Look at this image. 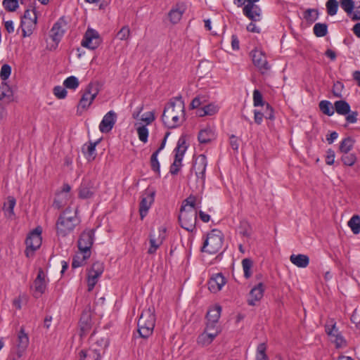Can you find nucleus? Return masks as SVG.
Wrapping results in <instances>:
<instances>
[{"label":"nucleus","instance_id":"obj_54","mask_svg":"<svg viewBox=\"0 0 360 360\" xmlns=\"http://www.w3.org/2000/svg\"><path fill=\"white\" fill-rule=\"evenodd\" d=\"M130 36V29L129 26H124L117 33V37L120 40H127Z\"/></svg>","mask_w":360,"mask_h":360},{"label":"nucleus","instance_id":"obj_52","mask_svg":"<svg viewBox=\"0 0 360 360\" xmlns=\"http://www.w3.org/2000/svg\"><path fill=\"white\" fill-rule=\"evenodd\" d=\"M333 337H335V343L337 348L342 347L343 346H346V340L343 338V336L341 335V333L338 330L336 333H333L332 335Z\"/></svg>","mask_w":360,"mask_h":360},{"label":"nucleus","instance_id":"obj_34","mask_svg":"<svg viewBox=\"0 0 360 360\" xmlns=\"http://www.w3.org/2000/svg\"><path fill=\"white\" fill-rule=\"evenodd\" d=\"M313 31L317 37H325L328 33V25L326 23H316Z\"/></svg>","mask_w":360,"mask_h":360},{"label":"nucleus","instance_id":"obj_30","mask_svg":"<svg viewBox=\"0 0 360 360\" xmlns=\"http://www.w3.org/2000/svg\"><path fill=\"white\" fill-rule=\"evenodd\" d=\"M90 257H91V255H86L84 253H82L81 251L79 250V252L73 257L72 262V268L76 269V268L83 266L86 263V261Z\"/></svg>","mask_w":360,"mask_h":360},{"label":"nucleus","instance_id":"obj_64","mask_svg":"<svg viewBox=\"0 0 360 360\" xmlns=\"http://www.w3.org/2000/svg\"><path fill=\"white\" fill-rule=\"evenodd\" d=\"M24 354L13 350L9 354L7 360H20Z\"/></svg>","mask_w":360,"mask_h":360},{"label":"nucleus","instance_id":"obj_5","mask_svg":"<svg viewBox=\"0 0 360 360\" xmlns=\"http://www.w3.org/2000/svg\"><path fill=\"white\" fill-rule=\"evenodd\" d=\"M179 221L183 229L189 232H193L195 229L197 221L196 208L186 209L185 206H181L179 215Z\"/></svg>","mask_w":360,"mask_h":360},{"label":"nucleus","instance_id":"obj_25","mask_svg":"<svg viewBox=\"0 0 360 360\" xmlns=\"http://www.w3.org/2000/svg\"><path fill=\"white\" fill-rule=\"evenodd\" d=\"M350 105L345 100L336 101L334 103V110L340 115H347L350 112Z\"/></svg>","mask_w":360,"mask_h":360},{"label":"nucleus","instance_id":"obj_61","mask_svg":"<svg viewBox=\"0 0 360 360\" xmlns=\"http://www.w3.org/2000/svg\"><path fill=\"white\" fill-rule=\"evenodd\" d=\"M181 166V162L178 163V162H176V161L174 160V162L170 166V170H169L170 173L172 175L177 174L178 172L180 170Z\"/></svg>","mask_w":360,"mask_h":360},{"label":"nucleus","instance_id":"obj_39","mask_svg":"<svg viewBox=\"0 0 360 360\" xmlns=\"http://www.w3.org/2000/svg\"><path fill=\"white\" fill-rule=\"evenodd\" d=\"M348 226L354 234H358L360 232V217L354 215L348 221Z\"/></svg>","mask_w":360,"mask_h":360},{"label":"nucleus","instance_id":"obj_9","mask_svg":"<svg viewBox=\"0 0 360 360\" xmlns=\"http://www.w3.org/2000/svg\"><path fill=\"white\" fill-rule=\"evenodd\" d=\"M102 42L99 33L91 28H88L82 40L81 45L90 50H95Z\"/></svg>","mask_w":360,"mask_h":360},{"label":"nucleus","instance_id":"obj_31","mask_svg":"<svg viewBox=\"0 0 360 360\" xmlns=\"http://www.w3.org/2000/svg\"><path fill=\"white\" fill-rule=\"evenodd\" d=\"M218 111V108L214 104H207L204 107L199 108L198 110V115L200 117H203L205 115H212L215 114Z\"/></svg>","mask_w":360,"mask_h":360},{"label":"nucleus","instance_id":"obj_1","mask_svg":"<svg viewBox=\"0 0 360 360\" xmlns=\"http://www.w3.org/2000/svg\"><path fill=\"white\" fill-rule=\"evenodd\" d=\"M185 106L181 97H176L167 103L162 115L163 124L169 129L180 126L185 120Z\"/></svg>","mask_w":360,"mask_h":360},{"label":"nucleus","instance_id":"obj_2","mask_svg":"<svg viewBox=\"0 0 360 360\" xmlns=\"http://www.w3.org/2000/svg\"><path fill=\"white\" fill-rule=\"evenodd\" d=\"M79 222L77 210L73 211L70 207L66 208L56 221L57 234L63 237L67 236L74 230Z\"/></svg>","mask_w":360,"mask_h":360},{"label":"nucleus","instance_id":"obj_26","mask_svg":"<svg viewBox=\"0 0 360 360\" xmlns=\"http://www.w3.org/2000/svg\"><path fill=\"white\" fill-rule=\"evenodd\" d=\"M243 11V14L252 21L256 22L261 20L262 9L256 4L250 8L249 12H247L245 10Z\"/></svg>","mask_w":360,"mask_h":360},{"label":"nucleus","instance_id":"obj_49","mask_svg":"<svg viewBox=\"0 0 360 360\" xmlns=\"http://www.w3.org/2000/svg\"><path fill=\"white\" fill-rule=\"evenodd\" d=\"M264 108V112H262L263 117L266 120H273L274 119V110L272 107L266 103Z\"/></svg>","mask_w":360,"mask_h":360},{"label":"nucleus","instance_id":"obj_37","mask_svg":"<svg viewBox=\"0 0 360 360\" xmlns=\"http://www.w3.org/2000/svg\"><path fill=\"white\" fill-rule=\"evenodd\" d=\"M79 85V82L75 76H70L63 82V86L68 89L75 90Z\"/></svg>","mask_w":360,"mask_h":360},{"label":"nucleus","instance_id":"obj_40","mask_svg":"<svg viewBox=\"0 0 360 360\" xmlns=\"http://www.w3.org/2000/svg\"><path fill=\"white\" fill-rule=\"evenodd\" d=\"M184 10H180L179 8H172L169 13V18L173 24L177 23L182 17Z\"/></svg>","mask_w":360,"mask_h":360},{"label":"nucleus","instance_id":"obj_7","mask_svg":"<svg viewBox=\"0 0 360 360\" xmlns=\"http://www.w3.org/2000/svg\"><path fill=\"white\" fill-rule=\"evenodd\" d=\"M41 230L38 227L34 229L25 240V255L27 257L32 256L41 244Z\"/></svg>","mask_w":360,"mask_h":360},{"label":"nucleus","instance_id":"obj_32","mask_svg":"<svg viewBox=\"0 0 360 360\" xmlns=\"http://www.w3.org/2000/svg\"><path fill=\"white\" fill-rule=\"evenodd\" d=\"M319 107L320 108V110L324 114L328 116H332L334 112V106L332 105V103L326 100L321 101L319 104Z\"/></svg>","mask_w":360,"mask_h":360},{"label":"nucleus","instance_id":"obj_44","mask_svg":"<svg viewBox=\"0 0 360 360\" xmlns=\"http://www.w3.org/2000/svg\"><path fill=\"white\" fill-rule=\"evenodd\" d=\"M218 323L212 322V321H207L206 328L204 332L208 333H217V336L221 332V328L219 326L217 325Z\"/></svg>","mask_w":360,"mask_h":360},{"label":"nucleus","instance_id":"obj_45","mask_svg":"<svg viewBox=\"0 0 360 360\" xmlns=\"http://www.w3.org/2000/svg\"><path fill=\"white\" fill-rule=\"evenodd\" d=\"M327 13L329 15H334L338 12V3L337 0H328L326 3Z\"/></svg>","mask_w":360,"mask_h":360},{"label":"nucleus","instance_id":"obj_17","mask_svg":"<svg viewBox=\"0 0 360 360\" xmlns=\"http://www.w3.org/2000/svg\"><path fill=\"white\" fill-rule=\"evenodd\" d=\"M225 283L226 280L222 274H216L210 278L208 281V288L210 292L216 293L221 290Z\"/></svg>","mask_w":360,"mask_h":360},{"label":"nucleus","instance_id":"obj_56","mask_svg":"<svg viewBox=\"0 0 360 360\" xmlns=\"http://www.w3.org/2000/svg\"><path fill=\"white\" fill-rule=\"evenodd\" d=\"M343 88H344V85L342 82H337L336 83H335L333 85V95L337 98H341L342 97L341 91L342 90Z\"/></svg>","mask_w":360,"mask_h":360},{"label":"nucleus","instance_id":"obj_33","mask_svg":"<svg viewBox=\"0 0 360 360\" xmlns=\"http://www.w3.org/2000/svg\"><path fill=\"white\" fill-rule=\"evenodd\" d=\"M216 337L217 333H208L204 332L198 336V342L202 345H208L214 340Z\"/></svg>","mask_w":360,"mask_h":360},{"label":"nucleus","instance_id":"obj_19","mask_svg":"<svg viewBox=\"0 0 360 360\" xmlns=\"http://www.w3.org/2000/svg\"><path fill=\"white\" fill-rule=\"evenodd\" d=\"M101 139L96 141L95 142L89 141L84 143L82 147V152L84 157L88 161L94 160L96 157V146L100 142Z\"/></svg>","mask_w":360,"mask_h":360},{"label":"nucleus","instance_id":"obj_62","mask_svg":"<svg viewBox=\"0 0 360 360\" xmlns=\"http://www.w3.org/2000/svg\"><path fill=\"white\" fill-rule=\"evenodd\" d=\"M101 350H102L101 349H99L98 347L92 346V349H91V351L93 353V358L95 360H101V357H102Z\"/></svg>","mask_w":360,"mask_h":360},{"label":"nucleus","instance_id":"obj_28","mask_svg":"<svg viewBox=\"0 0 360 360\" xmlns=\"http://www.w3.org/2000/svg\"><path fill=\"white\" fill-rule=\"evenodd\" d=\"M221 307L220 305H215L210 308L206 315L207 321H212L218 323L221 316Z\"/></svg>","mask_w":360,"mask_h":360},{"label":"nucleus","instance_id":"obj_36","mask_svg":"<svg viewBox=\"0 0 360 360\" xmlns=\"http://www.w3.org/2000/svg\"><path fill=\"white\" fill-rule=\"evenodd\" d=\"M354 141L351 137L344 139L340 144V150L341 153H349L353 148Z\"/></svg>","mask_w":360,"mask_h":360},{"label":"nucleus","instance_id":"obj_12","mask_svg":"<svg viewBox=\"0 0 360 360\" xmlns=\"http://www.w3.org/2000/svg\"><path fill=\"white\" fill-rule=\"evenodd\" d=\"M252 63L262 74L266 73L270 70L266 56L264 53L259 50H253L250 53Z\"/></svg>","mask_w":360,"mask_h":360},{"label":"nucleus","instance_id":"obj_42","mask_svg":"<svg viewBox=\"0 0 360 360\" xmlns=\"http://www.w3.org/2000/svg\"><path fill=\"white\" fill-rule=\"evenodd\" d=\"M158 154L153 153L150 157V163L151 169L155 172L158 176H160V162L158 160Z\"/></svg>","mask_w":360,"mask_h":360},{"label":"nucleus","instance_id":"obj_47","mask_svg":"<svg viewBox=\"0 0 360 360\" xmlns=\"http://www.w3.org/2000/svg\"><path fill=\"white\" fill-rule=\"evenodd\" d=\"M266 103H264L263 101V97H262L261 92L257 89H255L253 91V104H254V105L255 107H257V106L263 107V106H264V105Z\"/></svg>","mask_w":360,"mask_h":360},{"label":"nucleus","instance_id":"obj_21","mask_svg":"<svg viewBox=\"0 0 360 360\" xmlns=\"http://www.w3.org/2000/svg\"><path fill=\"white\" fill-rule=\"evenodd\" d=\"M80 336L82 338L91 328V318L89 312H84L81 315L79 320Z\"/></svg>","mask_w":360,"mask_h":360},{"label":"nucleus","instance_id":"obj_24","mask_svg":"<svg viewBox=\"0 0 360 360\" xmlns=\"http://www.w3.org/2000/svg\"><path fill=\"white\" fill-rule=\"evenodd\" d=\"M290 261L295 266L300 268H305L309 265V258L306 255L298 254L294 255L292 254L290 257Z\"/></svg>","mask_w":360,"mask_h":360},{"label":"nucleus","instance_id":"obj_14","mask_svg":"<svg viewBox=\"0 0 360 360\" xmlns=\"http://www.w3.org/2000/svg\"><path fill=\"white\" fill-rule=\"evenodd\" d=\"M165 237L166 229L162 227H160L158 229V236H156L153 232L150 233L149 236V242L150 245L148 248V253L150 255L154 254L157 249L162 244Z\"/></svg>","mask_w":360,"mask_h":360},{"label":"nucleus","instance_id":"obj_53","mask_svg":"<svg viewBox=\"0 0 360 360\" xmlns=\"http://www.w3.org/2000/svg\"><path fill=\"white\" fill-rule=\"evenodd\" d=\"M325 331L328 335L332 336L333 335V332H338V328L336 327V323L334 322L333 319L329 321L325 326Z\"/></svg>","mask_w":360,"mask_h":360},{"label":"nucleus","instance_id":"obj_55","mask_svg":"<svg viewBox=\"0 0 360 360\" xmlns=\"http://www.w3.org/2000/svg\"><path fill=\"white\" fill-rule=\"evenodd\" d=\"M32 19L33 20H37V16L35 11V8L34 7L32 10L27 9L25 11L24 15L22 16L21 20H28Z\"/></svg>","mask_w":360,"mask_h":360},{"label":"nucleus","instance_id":"obj_10","mask_svg":"<svg viewBox=\"0 0 360 360\" xmlns=\"http://www.w3.org/2000/svg\"><path fill=\"white\" fill-rule=\"evenodd\" d=\"M207 165V158L205 155H199L193 160L192 171L195 172L198 181L204 185L205 181V171Z\"/></svg>","mask_w":360,"mask_h":360},{"label":"nucleus","instance_id":"obj_60","mask_svg":"<svg viewBox=\"0 0 360 360\" xmlns=\"http://www.w3.org/2000/svg\"><path fill=\"white\" fill-rule=\"evenodd\" d=\"M0 90L2 92H6L7 94L11 95V98H13V94L11 87L7 84L6 82H3L0 85Z\"/></svg>","mask_w":360,"mask_h":360},{"label":"nucleus","instance_id":"obj_43","mask_svg":"<svg viewBox=\"0 0 360 360\" xmlns=\"http://www.w3.org/2000/svg\"><path fill=\"white\" fill-rule=\"evenodd\" d=\"M4 8L9 12H13L19 6L18 0H4L2 2Z\"/></svg>","mask_w":360,"mask_h":360},{"label":"nucleus","instance_id":"obj_3","mask_svg":"<svg viewBox=\"0 0 360 360\" xmlns=\"http://www.w3.org/2000/svg\"><path fill=\"white\" fill-rule=\"evenodd\" d=\"M155 316L154 309L148 308L142 311L138 321V332L141 338H148L150 337L155 327Z\"/></svg>","mask_w":360,"mask_h":360},{"label":"nucleus","instance_id":"obj_63","mask_svg":"<svg viewBox=\"0 0 360 360\" xmlns=\"http://www.w3.org/2000/svg\"><path fill=\"white\" fill-rule=\"evenodd\" d=\"M266 349V347L265 343H260L258 345L257 348V352L261 355V358H267L266 353H265Z\"/></svg>","mask_w":360,"mask_h":360},{"label":"nucleus","instance_id":"obj_16","mask_svg":"<svg viewBox=\"0 0 360 360\" xmlns=\"http://www.w3.org/2000/svg\"><path fill=\"white\" fill-rule=\"evenodd\" d=\"M117 115V114L110 110L107 112L99 124V130L102 133H108L113 128L116 121Z\"/></svg>","mask_w":360,"mask_h":360},{"label":"nucleus","instance_id":"obj_35","mask_svg":"<svg viewBox=\"0 0 360 360\" xmlns=\"http://www.w3.org/2000/svg\"><path fill=\"white\" fill-rule=\"evenodd\" d=\"M357 158L354 153H345L341 157V161L345 166H353L356 162Z\"/></svg>","mask_w":360,"mask_h":360},{"label":"nucleus","instance_id":"obj_57","mask_svg":"<svg viewBox=\"0 0 360 360\" xmlns=\"http://www.w3.org/2000/svg\"><path fill=\"white\" fill-rule=\"evenodd\" d=\"M335 162V152L332 149H328L326 151V163L328 165H332Z\"/></svg>","mask_w":360,"mask_h":360},{"label":"nucleus","instance_id":"obj_15","mask_svg":"<svg viewBox=\"0 0 360 360\" xmlns=\"http://www.w3.org/2000/svg\"><path fill=\"white\" fill-rule=\"evenodd\" d=\"M95 192L96 188L94 182L89 179H84L78 188V197L81 199L91 198Z\"/></svg>","mask_w":360,"mask_h":360},{"label":"nucleus","instance_id":"obj_13","mask_svg":"<svg viewBox=\"0 0 360 360\" xmlns=\"http://www.w3.org/2000/svg\"><path fill=\"white\" fill-rule=\"evenodd\" d=\"M104 270L103 264L100 262H94L91 269L88 272V278H87V285H88V291H91L96 283L98 282V278L101 276Z\"/></svg>","mask_w":360,"mask_h":360},{"label":"nucleus","instance_id":"obj_8","mask_svg":"<svg viewBox=\"0 0 360 360\" xmlns=\"http://www.w3.org/2000/svg\"><path fill=\"white\" fill-rule=\"evenodd\" d=\"M94 229H89L84 231L77 241V247L82 253H84L86 255H91V247L94 240Z\"/></svg>","mask_w":360,"mask_h":360},{"label":"nucleus","instance_id":"obj_51","mask_svg":"<svg viewBox=\"0 0 360 360\" xmlns=\"http://www.w3.org/2000/svg\"><path fill=\"white\" fill-rule=\"evenodd\" d=\"M11 68L8 64L2 65L0 71V77L2 80L6 81L11 75Z\"/></svg>","mask_w":360,"mask_h":360},{"label":"nucleus","instance_id":"obj_48","mask_svg":"<svg viewBox=\"0 0 360 360\" xmlns=\"http://www.w3.org/2000/svg\"><path fill=\"white\" fill-rule=\"evenodd\" d=\"M137 133L139 139L141 141L146 143L148 137V130L144 125L140 126L137 128Z\"/></svg>","mask_w":360,"mask_h":360},{"label":"nucleus","instance_id":"obj_59","mask_svg":"<svg viewBox=\"0 0 360 360\" xmlns=\"http://www.w3.org/2000/svg\"><path fill=\"white\" fill-rule=\"evenodd\" d=\"M154 120L155 116L153 112H148L141 117V120L145 122L146 124H150Z\"/></svg>","mask_w":360,"mask_h":360},{"label":"nucleus","instance_id":"obj_27","mask_svg":"<svg viewBox=\"0 0 360 360\" xmlns=\"http://www.w3.org/2000/svg\"><path fill=\"white\" fill-rule=\"evenodd\" d=\"M64 30L60 22H56L50 31V37L53 41L58 43L64 34Z\"/></svg>","mask_w":360,"mask_h":360},{"label":"nucleus","instance_id":"obj_22","mask_svg":"<svg viewBox=\"0 0 360 360\" xmlns=\"http://www.w3.org/2000/svg\"><path fill=\"white\" fill-rule=\"evenodd\" d=\"M35 292L41 295L46 288V283L45 281V274L42 269H39L37 278L34 281Z\"/></svg>","mask_w":360,"mask_h":360},{"label":"nucleus","instance_id":"obj_20","mask_svg":"<svg viewBox=\"0 0 360 360\" xmlns=\"http://www.w3.org/2000/svg\"><path fill=\"white\" fill-rule=\"evenodd\" d=\"M29 345V338L25 333V330L21 328L18 334L16 347L13 349L22 354H25Z\"/></svg>","mask_w":360,"mask_h":360},{"label":"nucleus","instance_id":"obj_38","mask_svg":"<svg viewBox=\"0 0 360 360\" xmlns=\"http://www.w3.org/2000/svg\"><path fill=\"white\" fill-rule=\"evenodd\" d=\"M253 265V262L250 258H245L242 260V266L244 271V276L245 278H249L252 276L251 269Z\"/></svg>","mask_w":360,"mask_h":360},{"label":"nucleus","instance_id":"obj_29","mask_svg":"<svg viewBox=\"0 0 360 360\" xmlns=\"http://www.w3.org/2000/svg\"><path fill=\"white\" fill-rule=\"evenodd\" d=\"M214 134L210 128H206L200 131L198 141L200 143H207L214 139Z\"/></svg>","mask_w":360,"mask_h":360},{"label":"nucleus","instance_id":"obj_41","mask_svg":"<svg viewBox=\"0 0 360 360\" xmlns=\"http://www.w3.org/2000/svg\"><path fill=\"white\" fill-rule=\"evenodd\" d=\"M319 15L317 9L308 8L304 13V18L309 23L315 22Z\"/></svg>","mask_w":360,"mask_h":360},{"label":"nucleus","instance_id":"obj_23","mask_svg":"<svg viewBox=\"0 0 360 360\" xmlns=\"http://www.w3.org/2000/svg\"><path fill=\"white\" fill-rule=\"evenodd\" d=\"M37 21L32 19L21 20L20 27L22 32V37H26L30 36L37 26Z\"/></svg>","mask_w":360,"mask_h":360},{"label":"nucleus","instance_id":"obj_46","mask_svg":"<svg viewBox=\"0 0 360 360\" xmlns=\"http://www.w3.org/2000/svg\"><path fill=\"white\" fill-rule=\"evenodd\" d=\"M342 8L347 13L351 14L354 8V2L353 0H340Z\"/></svg>","mask_w":360,"mask_h":360},{"label":"nucleus","instance_id":"obj_50","mask_svg":"<svg viewBox=\"0 0 360 360\" xmlns=\"http://www.w3.org/2000/svg\"><path fill=\"white\" fill-rule=\"evenodd\" d=\"M67 93L65 86H56L53 88V94L59 99L65 98L67 96Z\"/></svg>","mask_w":360,"mask_h":360},{"label":"nucleus","instance_id":"obj_18","mask_svg":"<svg viewBox=\"0 0 360 360\" xmlns=\"http://www.w3.org/2000/svg\"><path fill=\"white\" fill-rule=\"evenodd\" d=\"M264 292V287L263 283H258L250 290L248 299V304L250 306H255L256 302H259L263 297Z\"/></svg>","mask_w":360,"mask_h":360},{"label":"nucleus","instance_id":"obj_6","mask_svg":"<svg viewBox=\"0 0 360 360\" xmlns=\"http://www.w3.org/2000/svg\"><path fill=\"white\" fill-rule=\"evenodd\" d=\"M99 92L97 84L90 82L86 87L77 105V109L86 110L92 103Z\"/></svg>","mask_w":360,"mask_h":360},{"label":"nucleus","instance_id":"obj_4","mask_svg":"<svg viewBox=\"0 0 360 360\" xmlns=\"http://www.w3.org/2000/svg\"><path fill=\"white\" fill-rule=\"evenodd\" d=\"M224 235L221 231L213 229L207 233L201 251L209 254L218 252L223 246Z\"/></svg>","mask_w":360,"mask_h":360},{"label":"nucleus","instance_id":"obj_58","mask_svg":"<svg viewBox=\"0 0 360 360\" xmlns=\"http://www.w3.org/2000/svg\"><path fill=\"white\" fill-rule=\"evenodd\" d=\"M357 115H358V112L356 111H352L350 112H349L347 115H346V121L348 122V123H356V121H357Z\"/></svg>","mask_w":360,"mask_h":360},{"label":"nucleus","instance_id":"obj_11","mask_svg":"<svg viewBox=\"0 0 360 360\" xmlns=\"http://www.w3.org/2000/svg\"><path fill=\"white\" fill-rule=\"evenodd\" d=\"M155 191L153 188H147L141 197L139 203V214L141 220L148 214V210L154 202Z\"/></svg>","mask_w":360,"mask_h":360}]
</instances>
